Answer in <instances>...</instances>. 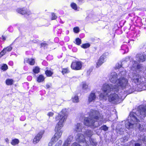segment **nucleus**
Returning <instances> with one entry per match:
<instances>
[{
	"label": "nucleus",
	"mask_w": 146,
	"mask_h": 146,
	"mask_svg": "<svg viewBox=\"0 0 146 146\" xmlns=\"http://www.w3.org/2000/svg\"><path fill=\"white\" fill-rule=\"evenodd\" d=\"M125 72L122 71L118 74V76H121L117 81L118 76L115 72L111 73L109 76L110 81L111 83H114L116 82L117 85H113L111 84H105L103 86L102 90L104 92V94L101 93L100 96V98L101 99L106 100L107 99L108 93L111 91L117 92L121 88H125L128 94L131 93L132 90L129 89L130 87L127 84L128 81L125 78Z\"/></svg>",
	"instance_id": "obj_1"
},
{
	"label": "nucleus",
	"mask_w": 146,
	"mask_h": 146,
	"mask_svg": "<svg viewBox=\"0 0 146 146\" xmlns=\"http://www.w3.org/2000/svg\"><path fill=\"white\" fill-rule=\"evenodd\" d=\"M146 116V108L142 106H139L135 113L132 112L130 113L128 120L125 122L126 127L129 129L133 128L136 125H139L138 123L139 122V119H143Z\"/></svg>",
	"instance_id": "obj_2"
},
{
	"label": "nucleus",
	"mask_w": 146,
	"mask_h": 146,
	"mask_svg": "<svg viewBox=\"0 0 146 146\" xmlns=\"http://www.w3.org/2000/svg\"><path fill=\"white\" fill-rule=\"evenodd\" d=\"M67 112L66 109H63L60 114L56 117V119L59 120L55 127L56 133L48 143V146H52L61 136L62 131L61 130L63 126V123L66 121L67 117Z\"/></svg>",
	"instance_id": "obj_3"
},
{
	"label": "nucleus",
	"mask_w": 146,
	"mask_h": 146,
	"mask_svg": "<svg viewBox=\"0 0 146 146\" xmlns=\"http://www.w3.org/2000/svg\"><path fill=\"white\" fill-rule=\"evenodd\" d=\"M102 116L99 112L96 110H91L89 114V117L85 118L84 119V123L87 126L96 127L98 125L96 123L98 120H101Z\"/></svg>",
	"instance_id": "obj_4"
},
{
	"label": "nucleus",
	"mask_w": 146,
	"mask_h": 146,
	"mask_svg": "<svg viewBox=\"0 0 146 146\" xmlns=\"http://www.w3.org/2000/svg\"><path fill=\"white\" fill-rule=\"evenodd\" d=\"M125 97V96H119L116 94H111L108 96V100L112 103L116 104L119 103L123 100Z\"/></svg>",
	"instance_id": "obj_5"
},
{
	"label": "nucleus",
	"mask_w": 146,
	"mask_h": 146,
	"mask_svg": "<svg viewBox=\"0 0 146 146\" xmlns=\"http://www.w3.org/2000/svg\"><path fill=\"white\" fill-rule=\"evenodd\" d=\"M136 77V78H135L134 77L133 78V80L134 82L137 85L141 86L143 90H146V81L145 82V78L143 77L139 78V76H137Z\"/></svg>",
	"instance_id": "obj_6"
},
{
	"label": "nucleus",
	"mask_w": 146,
	"mask_h": 146,
	"mask_svg": "<svg viewBox=\"0 0 146 146\" xmlns=\"http://www.w3.org/2000/svg\"><path fill=\"white\" fill-rule=\"evenodd\" d=\"M82 66V62L81 61H75L72 62L71 67L73 70H77L81 69Z\"/></svg>",
	"instance_id": "obj_7"
},
{
	"label": "nucleus",
	"mask_w": 146,
	"mask_h": 146,
	"mask_svg": "<svg viewBox=\"0 0 146 146\" xmlns=\"http://www.w3.org/2000/svg\"><path fill=\"white\" fill-rule=\"evenodd\" d=\"M84 134L85 136H86V138H89L90 141V143H90L91 144H92L93 145L96 144L95 143H94L93 141L92 142L90 140V138L93 135L92 132L90 130H88L84 132Z\"/></svg>",
	"instance_id": "obj_8"
},
{
	"label": "nucleus",
	"mask_w": 146,
	"mask_h": 146,
	"mask_svg": "<svg viewBox=\"0 0 146 146\" xmlns=\"http://www.w3.org/2000/svg\"><path fill=\"white\" fill-rule=\"evenodd\" d=\"M136 60L139 62H143L146 60V55L138 54L136 55Z\"/></svg>",
	"instance_id": "obj_9"
},
{
	"label": "nucleus",
	"mask_w": 146,
	"mask_h": 146,
	"mask_svg": "<svg viewBox=\"0 0 146 146\" xmlns=\"http://www.w3.org/2000/svg\"><path fill=\"white\" fill-rule=\"evenodd\" d=\"M96 99V96L95 93L93 91L91 92L89 95L88 101L89 102H94Z\"/></svg>",
	"instance_id": "obj_10"
},
{
	"label": "nucleus",
	"mask_w": 146,
	"mask_h": 146,
	"mask_svg": "<svg viewBox=\"0 0 146 146\" xmlns=\"http://www.w3.org/2000/svg\"><path fill=\"white\" fill-rule=\"evenodd\" d=\"M43 134V132L39 133L35 136L33 140V143L35 144L37 143L40 141L42 137V135Z\"/></svg>",
	"instance_id": "obj_11"
},
{
	"label": "nucleus",
	"mask_w": 146,
	"mask_h": 146,
	"mask_svg": "<svg viewBox=\"0 0 146 146\" xmlns=\"http://www.w3.org/2000/svg\"><path fill=\"white\" fill-rule=\"evenodd\" d=\"M106 58V56L104 55H102L100 56L96 63V67L97 68L99 67L102 65L105 61V60Z\"/></svg>",
	"instance_id": "obj_12"
},
{
	"label": "nucleus",
	"mask_w": 146,
	"mask_h": 146,
	"mask_svg": "<svg viewBox=\"0 0 146 146\" xmlns=\"http://www.w3.org/2000/svg\"><path fill=\"white\" fill-rule=\"evenodd\" d=\"M24 62L29 64L31 65H34L35 63V60L32 58H26L24 60Z\"/></svg>",
	"instance_id": "obj_13"
},
{
	"label": "nucleus",
	"mask_w": 146,
	"mask_h": 146,
	"mask_svg": "<svg viewBox=\"0 0 146 146\" xmlns=\"http://www.w3.org/2000/svg\"><path fill=\"white\" fill-rule=\"evenodd\" d=\"M83 127L82 126V124L78 123L75 126V128L74 129V131L77 132L82 131V130L83 129Z\"/></svg>",
	"instance_id": "obj_14"
},
{
	"label": "nucleus",
	"mask_w": 146,
	"mask_h": 146,
	"mask_svg": "<svg viewBox=\"0 0 146 146\" xmlns=\"http://www.w3.org/2000/svg\"><path fill=\"white\" fill-rule=\"evenodd\" d=\"M17 11L18 13L22 14L24 15L25 14H27L29 15L30 14V12L29 11L26 12V11L24 10L23 9H19L17 10Z\"/></svg>",
	"instance_id": "obj_15"
},
{
	"label": "nucleus",
	"mask_w": 146,
	"mask_h": 146,
	"mask_svg": "<svg viewBox=\"0 0 146 146\" xmlns=\"http://www.w3.org/2000/svg\"><path fill=\"white\" fill-rule=\"evenodd\" d=\"M132 69L138 66L137 62L134 60L131 62V64L129 66Z\"/></svg>",
	"instance_id": "obj_16"
},
{
	"label": "nucleus",
	"mask_w": 146,
	"mask_h": 146,
	"mask_svg": "<svg viewBox=\"0 0 146 146\" xmlns=\"http://www.w3.org/2000/svg\"><path fill=\"white\" fill-rule=\"evenodd\" d=\"M45 79L44 76L42 75H40L37 78V81L38 82H41L44 81Z\"/></svg>",
	"instance_id": "obj_17"
},
{
	"label": "nucleus",
	"mask_w": 146,
	"mask_h": 146,
	"mask_svg": "<svg viewBox=\"0 0 146 146\" xmlns=\"http://www.w3.org/2000/svg\"><path fill=\"white\" fill-rule=\"evenodd\" d=\"M19 142V140L18 139H15L12 140L11 143L12 145L14 146L18 144Z\"/></svg>",
	"instance_id": "obj_18"
},
{
	"label": "nucleus",
	"mask_w": 146,
	"mask_h": 146,
	"mask_svg": "<svg viewBox=\"0 0 146 146\" xmlns=\"http://www.w3.org/2000/svg\"><path fill=\"white\" fill-rule=\"evenodd\" d=\"M73 139V137L72 135H70L68 137L66 140L65 141L64 143H66V144L68 145L70 144L71 142Z\"/></svg>",
	"instance_id": "obj_19"
},
{
	"label": "nucleus",
	"mask_w": 146,
	"mask_h": 146,
	"mask_svg": "<svg viewBox=\"0 0 146 146\" xmlns=\"http://www.w3.org/2000/svg\"><path fill=\"white\" fill-rule=\"evenodd\" d=\"M13 80L12 79H7L5 81L6 84L8 85H12L13 84Z\"/></svg>",
	"instance_id": "obj_20"
},
{
	"label": "nucleus",
	"mask_w": 146,
	"mask_h": 146,
	"mask_svg": "<svg viewBox=\"0 0 146 146\" xmlns=\"http://www.w3.org/2000/svg\"><path fill=\"white\" fill-rule=\"evenodd\" d=\"M45 73L47 76L50 77L53 74V71L47 70L45 71Z\"/></svg>",
	"instance_id": "obj_21"
},
{
	"label": "nucleus",
	"mask_w": 146,
	"mask_h": 146,
	"mask_svg": "<svg viewBox=\"0 0 146 146\" xmlns=\"http://www.w3.org/2000/svg\"><path fill=\"white\" fill-rule=\"evenodd\" d=\"M33 71L35 73L37 74L40 72V68L38 66H36L33 69Z\"/></svg>",
	"instance_id": "obj_22"
},
{
	"label": "nucleus",
	"mask_w": 146,
	"mask_h": 146,
	"mask_svg": "<svg viewBox=\"0 0 146 146\" xmlns=\"http://www.w3.org/2000/svg\"><path fill=\"white\" fill-rule=\"evenodd\" d=\"M72 101L74 103H77L79 101V98L78 96H75L72 98Z\"/></svg>",
	"instance_id": "obj_23"
},
{
	"label": "nucleus",
	"mask_w": 146,
	"mask_h": 146,
	"mask_svg": "<svg viewBox=\"0 0 146 146\" xmlns=\"http://www.w3.org/2000/svg\"><path fill=\"white\" fill-rule=\"evenodd\" d=\"M8 69V66L7 64H3L1 66V69L4 71Z\"/></svg>",
	"instance_id": "obj_24"
},
{
	"label": "nucleus",
	"mask_w": 146,
	"mask_h": 146,
	"mask_svg": "<svg viewBox=\"0 0 146 146\" xmlns=\"http://www.w3.org/2000/svg\"><path fill=\"white\" fill-rule=\"evenodd\" d=\"M90 44L89 43H86L83 44L81 46L82 48H87L90 47Z\"/></svg>",
	"instance_id": "obj_25"
},
{
	"label": "nucleus",
	"mask_w": 146,
	"mask_h": 146,
	"mask_svg": "<svg viewBox=\"0 0 146 146\" xmlns=\"http://www.w3.org/2000/svg\"><path fill=\"white\" fill-rule=\"evenodd\" d=\"M76 44L77 45H80L81 43V40L79 38H77L75 40Z\"/></svg>",
	"instance_id": "obj_26"
},
{
	"label": "nucleus",
	"mask_w": 146,
	"mask_h": 146,
	"mask_svg": "<svg viewBox=\"0 0 146 146\" xmlns=\"http://www.w3.org/2000/svg\"><path fill=\"white\" fill-rule=\"evenodd\" d=\"M71 6L72 9L74 10H77V5L74 3H72L71 4Z\"/></svg>",
	"instance_id": "obj_27"
},
{
	"label": "nucleus",
	"mask_w": 146,
	"mask_h": 146,
	"mask_svg": "<svg viewBox=\"0 0 146 146\" xmlns=\"http://www.w3.org/2000/svg\"><path fill=\"white\" fill-rule=\"evenodd\" d=\"M82 88L83 89L86 90L88 88V84L84 83L82 85Z\"/></svg>",
	"instance_id": "obj_28"
},
{
	"label": "nucleus",
	"mask_w": 146,
	"mask_h": 146,
	"mask_svg": "<svg viewBox=\"0 0 146 146\" xmlns=\"http://www.w3.org/2000/svg\"><path fill=\"white\" fill-rule=\"evenodd\" d=\"M69 72V71L67 68L63 69L62 71V73L64 74H65L68 73Z\"/></svg>",
	"instance_id": "obj_29"
},
{
	"label": "nucleus",
	"mask_w": 146,
	"mask_h": 146,
	"mask_svg": "<svg viewBox=\"0 0 146 146\" xmlns=\"http://www.w3.org/2000/svg\"><path fill=\"white\" fill-rule=\"evenodd\" d=\"M12 47L11 46H9L5 48H4V49H5V51H6V52H7L10 51L12 50Z\"/></svg>",
	"instance_id": "obj_30"
},
{
	"label": "nucleus",
	"mask_w": 146,
	"mask_h": 146,
	"mask_svg": "<svg viewBox=\"0 0 146 146\" xmlns=\"http://www.w3.org/2000/svg\"><path fill=\"white\" fill-rule=\"evenodd\" d=\"M6 53V51H5V49H3V50L0 52V58Z\"/></svg>",
	"instance_id": "obj_31"
},
{
	"label": "nucleus",
	"mask_w": 146,
	"mask_h": 146,
	"mask_svg": "<svg viewBox=\"0 0 146 146\" xmlns=\"http://www.w3.org/2000/svg\"><path fill=\"white\" fill-rule=\"evenodd\" d=\"M100 128L101 129L105 131H107L108 129V127L106 125H105L102 126L100 127Z\"/></svg>",
	"instance_id": "obj_32"
},
{
	"label": "nucleus",
	"mask_w": 146,
	"mask_h": 146,
	"mask_svg": "<svg viewBox=\"0 0 146 146\" xmlns=\"http://www.w3.org/2000/svg\"><path fill=\"white\" fill-rule=\"evenodd\" d=\"M74 32L76 33H77L79 31V28L78 27H74L73 29Z\"/></svg>",
	"instance_id": "obj_33"
},
{
	"label": "nucleus",
	"mask_w": 146,
	"mask_h": 146,
	"mask_svg": "<svg viewBox=\"0 0 146 146\" xmlns=\"http://www.w3.org/2000/svg\"><path fill=\"white\" fill-rule=\"evenodd\" d=\"M62 143V141L60 140L57 143H56L55 146H60L61 145Z\"/></svg>",
	"instance_id": "obj_34"
},
{
	"label": "nucleus",
	"mask_w": 146,
	"mask_h": 146,
	"mask_svg": "<svg viewBox=\"0 0 146 146\" xmlns=\"http://www.w3.org/2000/svg\"><path fill=\"white\" fill-rule=\"evenodd\" d=\"M57 18L56 16L53 13L52 14V20H54L56 19Z\"/></svg>",
	"instance_id": "obj_35"
},
{
	"label": "nucleus",
	"mask_w": 146,
	"mask_h": 146,
	"mask_svg": "<svg viewBox=\"0 0 146 146\" xmlns=\"http://www.w3.org/2000/svg\"><path fill=\"white\" fill-rule=\"evenodd\" d=\"M122 66L121 65L119 64H116V67L117 69L120 68Z\"/></svg>",
	"instance_id": "obj_36"
},
{
	"label": "nucleus",
	"mask_w": 146,
	"mask_h": 146,
	"mask_svg": "<svg viewBox=\"0 0 146 146\" xmlns=\"http://www.w3.org/2000/svg\"><path fill=\"white\" fill-rule=\"evenodd\" d=\"M72 146H81L79 144L76 143H73Z\"/></svg>",
	"instance_id": "obj_37"
},
{
	"label": "nucleus",
	"mask_w": 146,
	"mask_h": 146,
	"mask_svg": "<svg viewBox=\"0 0 146 146\" xmlns=\"http://www.w3.org/2000/svg\"><path fill=\"white\" fill-rule=\"evenodd\" d=\"M54 115V113L52 112H50L47 114L48 115L49 117L52 116Z\"/></svg>",
	"instance_id": "obj_38"
},
{
	"label": "nucleus",
	"mask_w": 146,
	"mask_h": 146,
	"mask_svg": "<svg viewBox=\"0 0 146 146\" xmlns=\"http://www.w3.org/2000/svg\"><path fill=\"white\" fill-rule=\"evenodd\" d=\"M47 45V44L45 43H42L41 44V46L42 47H45Z\"/></svg>",
	"instance_id": "obj_39"
},
{
	"label": "nucleus",
	"mask_w": 146,
	"mask_h": 146,
	"mask_svg": "<svg viewBox=\"0 0 146 146\" xmlns=\"http://www.w3.org/2000/svg\"><path fill=\"white\" fill-rule=\"evenodd\" d=\"M5 142L7 144H9V140L8 138H6L5 139Z\"/></svg>",
	"instance_id": "obj_40"
},
{
	"label": "nucleus",
	"mask_w": 146,
	"mask_h": 146,
	"mask_svg": "<svg viewBox=\"0 0 146 146\" xmlns=\"http://www.w3.org/2000/svg\"><path fill=\"white\" fill-rule=\"evenodd\" d=\"M135 146H142L141 144H140L138 143H135Z\"/></svg>",
	"instance_id": "obj_41"
},
{
	"label": "nucleus",
	"mask_w": 146,
	"mask_h": 146,
	"mask_svg": "<svg viewBox=\"0 0 146 146\" xmlns=\"http://www.w3.org/2000/svg\"><path fill=\"white\" fill-rule=\"evenodd\" d=\"M62 146H68V145L66 144V143H64Z\"/></svg>",
	"instance_id": "obj_42"
},
{
	"label": "nucleus",
	"mask_w": 146,
	"mask_h": 146,
	"mask_svg": "<svg viewBox=\"0 0 146 146\" xmlns=\"http://www.w3.org/2000/svg\"><path fill=\"white\" fill-rule=\"evenodd\" d=\"M46 87L47 88H48L50 87V86L48 84H47L46 85Z\"/></svg>",
	"instance_id": "obj_43"
},
{
	"label": "nucleus",
	"mask_w": 146,
	"mask_h": 146,
	"mask_svg": "<svg viewBox=\"0 0 146 146\" xmlns=\"http://www.w3.org/2000/svg\"><path fill=\"white\" fill-rule=\"evenodd\" d=\"M2 39L3 40H5V38L3 36H2Z\"/></svg>",
	"instance_id": "obj_44"
},
{
	"label": "nucleus",
	"mask_w": 146,
	"mask_h": 146,
	"mask_svg": "<svg viewBox=\"0 0 146 146\" xmlns=\"http://www.w3.org/2000/svg\"><path fill=\"white\" fill-rule=\"evenodd\" d=\"M78 1L80 2H82L84 0H78Z\"/></svg>",
	"instance_id": "obj_45"
},
{
	"label": "nucleus",
	"mask_w": 146,
	"mask_h": 146,
	"mask_svg": "<svg viewBox=\"0 0 146 146\" xmlns=\"http://www.w3.org/2000/svg\"><path fill=\"white\" fill-rule=\"evenodd\" d=\"M9 63H12V62H10Z\"/></svg>",
	"instance_id": "obj_46"
}]
</instances>
